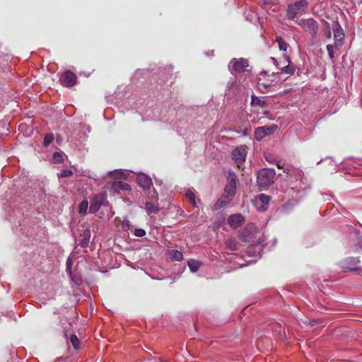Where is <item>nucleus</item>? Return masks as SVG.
<instances>
[{"label":"nucleus","instance_id":"obj_1","mask_svg":"<svg viewBox=\"0 0 362 362\" xmlns=\"http://www.w3.org/2000/svg\"><path fill=\"white\" fill-rule=\"evenodd\" d=\"M275 170L273 169H262L257 173V182L258 185L267 187L274 182Z\"/></svg>","mask_w":362,"mask_h":362},{"label":"nucleus","instance_id":"obj_2","mask_svg":"<svg viewBox=\"0 0 362 362\" xmlns=\"http://www.w3.org/2000/svg\"><path fill=\"white\" fill-rule=\"evenodd\" d=\"M308 6V2L306 0H300L289 5L287 8V16L291 19L294 18L298 15L303 13Z\"/></svg>","mask_w":362,"mask_h":362},{"label":"nucleus","instance_id":"obj_3","mask_svg":"<svg viewBox=\"0 0 362 362\" xmlns=\"http://www.w3.org/2000/svg\"><path fill=\"white\" fill-rule=\"evenodd\" d=\"M298 23L305 31L308 32L313 37H315L317 35L319 26L315 19H302Z\"/></svg>","mask_w":362,"mask_h":362},{"label":"nucleus","instance_id":"obj_4","mask_svg":"<svg viewBox=\"0 0 362 362\" xmlns=\"http://www.w3.org/2000/svg\"><path fill=\"white\" fill-rule=\"evenodd\" d=\"M247 60L240 58L238 59H233L228 64V69L232 74L235 73H243L248 67Z\"/></svg>","mask_w":362,"mask_h":362},{"label":"nucleus","instance_id":"obj_5","mask_svg":"<svg viewBox=\"0 0 362 362\" xmlns=\"http://www.w3.org/2000/svg\"><path fill=\"white\" fill-rule=\"evenodd\" d=\"M107 202V196L105 193L95 194L90 199L89 211L92 214L97 212L101 206Z\"/></svg>","mask_w":362,"mask_h":362},{"label":"nucleus","instance_id":"obj_6","mask_svg":"<svg viewBox=\"0 0 362 362\" xmlns=\"http://www.w3.org/2000/svg\"><path fill=\"white\" fill-rule=\"evenodd\" d=\"M247 151L244 146L237 147L233 151V157L238 168H240L245 160Z\"/></svg>","mask_w":362,"mask_h":362},{"label":"nucleus","instance_id":"obj_7","mask_svg":"<svg viewBox=\"0 0 362 362\" xmlns=\"http://www.w3.org/2000/svg\"><path fill=\"white\" fill-rule=\"evenodd\" d=\"M271 197L264 194H259L255 200V204L259 211H265L268 207Z\"/></svg>","mask_w":362,"mask_h":362},{"label":"nucleus","instance_id":"obj_8","mask_svg":"<svg viewBox=\"0 0 362 362\" xmlns=\"http://www.w3.org/2000/svg\"><path fill=\"white\" fill-rule=\"evenodd\" d=\"M359 262L358 258L353 257H347L341 262V267L349 271H355L357 269Z\"/></svg>","mask_w":362,"mask_h":362},{"label":"nucleus","instance_id":"obj_9","mask_svg":"<svg viewBox=\"0 0 362 362\" xmlns=\"http://www.w3.org/2000/svg\"><path fill=\"white\" fill-rule=\"evenodd\" d=\"M76 83V76L71 71H66L62 77V83L64 86L71 87Z\"/></svg>","mask_w":362,"mask_h":362},{"label":"nucleus","instance_id":"obj_10","mask_svg":"<svg viewBox=\"0 0 362 362\" xmlns=\"http://www.w3.org/2000/svg\"><path fill=\"white\" fill-rule=\"evenodd\" d=\"M276 128L277 127L275 125H273L272 127L266 126L257 127L255 131V139L257 141H260L264 136L271 134Z\"/></svg>","mask_w":362,"mask_h":362},{"label":"nucleus","instance_id":"obj_11","mask_svg":"<svg viewBox=\"0 0 362 362\" xmlns=\"http://www.w3.org/2000/svg\"><path fill=\"white\" fill-rule=\"evenodd\" d=\"M245 222V218L240 214L231 215L228 218V223L233 228L241 226Z\"/></svg>","mask_w":362,"mask_h":362},{"label":"nucleus","instance_id":"obj_12","mask_svg":"<svg viewBox=\"0 0 362 362\" xmlns=\"http://www.w3.org/2000/svg\"><path fill=\"white\" fill-rule=\"evenodd\" d=\"M332 30L334 33V37L336 40V45L337 42H341L344 38V33L338 21H334L332 25Z\"/></svg>","mask_w":362,"mask_h":362},{"label":"nucleus","instance_id":"obj_13","mask_svg":"<svg viewBox=\"0 0 362 362\" xmlns=\"http://www.w3.org/2000/svg\"><path fill=\"white\" fill-rule=\"evenodd\" d=\"M236 179L235 176H233L228 181L224 189V194L230 196L231 198H233L236 193Z\"/></svg>","mask_w":362,"mask_h":362},{"label":"nucleus","instance_id":"obj_14","mask_svg":"<svg viewBox=\"0 0 362 362\" xmlns=\"http://www.w3.org/2000/svg\"><path fill=\"white\" fill-rule=\"evenodd\" d=\"M136 180L140 187L144 189H149L152 186L151 179L144 173L139 174Z\"/></svg>","mask_w":362,"mask_h":362},{"label":"nucleus","instance_id":"obj_15","mask_svg":"<svg viewBox=\"0 0 362 362\" xmlns=\"http://www.w3.org/2000/svg\"><path fill=\"white\" fill-rule=\"evenodd\" d=\"M233 198L230 196L223 193V194L217 200V202L214 204L211 207L212 210L216 211L226 206L228 203L231 202Z\"/></svg>","mask_w":362,"mask_h":362},{"label":"nucleus","instance_id":"obj_16","mask_svg":"<svg viewBox=\"0 0 362 362\" xmlns=\"http://www.w3.org/2000/svg\"><path fill=\"white\" fill-rule=\"evenodd\" d=\"M112 189L115 192L119 193L122 191H129L131 189V187L127 182L116 180L112 184Z\"/></svg>","mask_w":362,"mask_h":362},{"label":"nucleus","instance_id":"obj_17","mask_svg":"<svg viewBox=\"0 0 362 362\" xmlns=\"http://www.w3.org/2000/svg\"><path fill=\"white\" fill-rule=\"evenodd\" d=\"M83 238L81 240V245L83 247H86L88 245L89 240L90 238V229H86L83 231L81 234Z\"/></svg>","mask_w":362,"mask_h":362},{"label":"nucleus","instance_id":"obj_18","mask_svg":"<svg viewBox=\"0 0 362 362\" xmlns=\"http://www.w3.org/2000/svg\"><path fill=\"white\" fill-rule=\"evenodd\" d=\"M145 209L148 214H156L158 211V204H155L150 202H146Z\"/></svg>","mask_w":362,"mask_h":362},{"label":"nucleus","instance_id":"obj_19","mask_svg":"<svg viewBox=\"0 0 362 362\" xmlns=\"http://www.w3.org/2000/svg\"><path fill=\"white\" fill-rule=\"evenodd\" d=\"M226 245L228 249L235 251L239 249V243L233 238H228L226 240Z\"/></svg>","mask_w":362,"mask_h":362},{"label":"nucleus","instance_id":"obj_20","mask_svg":"<svg viewBox=\"0 0 362 362\" xmlns=\"http://www.w3.org/2000/svg\"><path fill=\"white\" fill-rule=\"evenodd\" d=\"M200 262L194 259H190L188 262V266L192 272H196L200 267Z\"/></svg>","mask_w":362,"mask_h":362},{"label":"nucleus","instance_id":"obj_21","mask_svg":"<svg viewBox=\"0 0 362 362\" xmlns=\"http://www.w3.org/2000/svg\"><path fill=\"white\" fill-rule=\"evenodd\" d=\"M276 41L279 44V47L280 50L286 51L288 47V44L285 42L281 36H277L276 37Z\"/></svg>","mask_w":362,"mask_h":362},{"label":"nucleus","instance_id":"obj_22","mask_svg":"<svg viewBox=\"0 0 362 362\" xmlns=\"http://www.w3.org/2000/svg\"><path fill=\"white\" fill-rule=\"evenodd\" d=\"M251 105L255 106L258 105L259 107H264L266 105V103L264 100H262L260 98L256 96H252L251 99Z\"/></svg>","mask_w":362,"mask_h":362},{"label":"nucleus","instance_id":"obj_23","mask_svg":"<svg viewBox=\"0 0 362 362\" xmlns=\"http://www.w3.org/2000/svg\"><path fill=\"white\" fill-rule=\"evenodd\" d=\"M170 255L173 260L181 261L183 259L182 253L178 250H172Z\"/></svg>","mask_w":362,"mask_h":362},{"label":"nucleus","instance_id":"obj_24","mask_svg":"<svg viewBox=\"0 0 362 362\" xmlns=\"http://www.w3.org/2000/svg\"><path fill=\"white\" fill-rule=\"evenodd\" d=\"M186 197L189 200V202L193 204L194 206H197V202H196V196L195 194L191 191L187 190L186 192Z\"/></svg>","mask_w":362,"mask_h":362},{"label":"nucleus","instance_id":"obj_25","mask_svg":"<svg viewBox=\"0 0 362 362\" xmlns=\"http://www.w3.org/2000/svg\"><path fill=\"white\" fill-rule=\"evenodd\" d=\"M353 237H354V244L356 249L361 248L362 249V236L360 237L358 233H354L352 234Z\"/></svg>","mask_w":362,"mask_h":362},{"label":"nucleus","instance_id":"obj_26","mask_svg":"<svg viewBox=\"0 0 362 362\" xmlns=\"http://www.w3.org/2000/svg\"><path fill=\"white\" fill-rule=\"evenodd\" d=\"M88 208V202L87 200H83L78 206V211L80 214H85Z\"/></svg>","mask_w":362,"mask_h":362},{"label":"nucleus","instance_id":"obj_27","mask_svg":"<svg viewBox=\"0 0 362 362\" xmlns=\"http://www.w3.org/2000/svg\"><path fill=\"white\" fill-rule=\"evenodd\" d=\"M281 71L283 73H286V74H293L296 71V68L293 65H287V66H284L282 69H281Z\"/></svg>","mask_w":362,"mask_h":362},{"label":"nucleus","instance_id":"obj_28","mask_svg":"<svg viewBox=\"0 0 362 362\" xmlns=\"http://www.w3.org/2000/svg\"><path fill=\"white\" fill-rule=\"evenodd\" d=\"M70 341L73 345V346L76 349H79V346H80V341L79 339H78V337H76V334H72L71 335L70 337Z\"/></svg>","mask_w":362,"mask_h":362},{"label":"nucleus","instance_id":"obj_29","mask_svg":"<svg viewBox=\"0 0 362 362\" xmlns=\"http://www.w3.org/2000/svg\"><path fill=\"white\" fill-rule=\"evenodd\" d=\"M53 140H54V134L52 133L47 134L44 138V143H43L44 146L46 147L48 146L52 142Z\"/></svg>","mask_w":362,"mask_h":362},{"label":"nucleus","instance_id":"obj_30","mask_svg":"<svg viewBox=\"0 0 362 362\" xmlns=\"http://www.w3.org/2000/svg\"><path fill=\"white\" fill-rule=\"evenodd\" d=\"M322 23H324V25L325 26V35L327 38L329 39L332 37L331 28H330L329 23L326 21H322Z\"/></svg>","mask_w":362,"mask_h":362},{"label":"nucleus","instance_id":"obj_31","mask_svg":"<svg viewBox=\"0 0 362 362\" xmlns=\"http://www.w3.org/2000/svg\"><path fill=\"white\" fill-rule=\"evenodd\" d=\"M53 159L55 163H60L63 161L62 155L59 152H54L53 153Z\"/></svg>","mask_w":362,"mask_h":362},{"label":"nucleus","instance_id":"obj_32","mask_svg":"<svg viewBox=\"0 0 362 362\" xmlns=\"http://www.w3.org/2000/svg\"><path fill=\"white\" fill-rule=\"evenodd\" d=\"M73 175V172L71 170L66 169L63 170L60 174L62 177H68Z\"/></svg>","mask_w":362,"mask_h":362},{"label":"nucleus","instance_id":"obj_33","mask_svg":"<svg viewBox=\"0 0 362 362\" xmlns=\"http://www.w3.org/2000/svg\"><path fill=\"white\" fill-rule=\"evenodd\" d=\"M134 235L137 237L141 238L146 235V231L142 228H137L134 231Z\"/></svg>","mask_w":362,"mask_h":362},{"label":"nucleus","instance_id":"obj_34","mask_svg":"<svg viewBox=\"0 0 362 362\" xmlns=\"http://www.w3.org/2000/svg\"><path fill=\"white\" fill-rule=\"evenodd\" d=\"M327 52H328V54H329V57H330V59H333L334 58V49H333V46L332 45H327Z\"/></svg>","mask_w":362,"mask_h":362},{"label":"nucleus","instance_id":"obj_35","mask_svg":"<svg viewBox=\"0 0 362 362\" xmlns=\"http://www.w3.org/2000/svg\"><path fill=\"white\" fill-rule=\"evenodd\" d=\"M265 159L270 163H275L276 160L272 157V156H265Z\"/></svg>","mask_w":362,"mask_h":362},{"label":"nucleus","instance_id":"obj_36","mask_svg":"<svg viewBox=\"0 0 362 362\" xmlns=\"http://www.w3.org/2000/svg\"><path fill=\"white\" fill-rule=\"evenodd\" d=\"M149 198L151 199H155V200L158 199V192H156V189H153V194L149 196Z\"/></svg>","mask_w":362,"mask_h":362},{"label":"nucleus","instance_id":"obj_37","mask_svg":"<svg viewBox=\"0 0 362 362\" xmlns=\"http://www.w3.org/2000/svg\"><path fill=\"white\" fill-rule=\"evenodd\" d=\"M275 164L276 165V166L278 167V168L281 169L283 168V166L281 165V163L279 161H277L275 163Z\"/></svg>","mask_w":362,"mask_h":362},{"label":"nucleus","instance_id":"obj_38","mask_svg":"<svg viewBox=\"0 0 362 362\" xmlns=\"http://www.w3.org/2000/svg\"><path fill=\"white\" fill-rule=\"evenodd\" d=\"M246 134H247V130H246V129H245V130L243 131V135H245V136Z\"/></svg>","mask_w":362,"mask_h":362},{"label":"nucleus","instance_id":"obj_39","mask_svg":"<svg viewBox=\"0 0 362 362\" xmlns=\"http://www.w3.org/2000/svg\"><path fill=\"white\" fill-rule=\"evenodd\" d=\"M286 59H287V61L288 62V63L290 64V63H291V60H290L289 57H286Z\"/></svg>","mask_w":362,"mask_h":362},{"label":"nucleus","instance_id":"obj_40","mask_svg":"<svg viewBox=\"0 0 362 362\" xmlns=\"http://www.w3.org/2000/svg\"><path fill=\"white\" fill-rule=\"evenodd\" d=\"M125 227H127V225L123 224V225H122V228H123V229L126 230Z\"/></svg>","mask_w":362,"mask_h":362},{"label":"nucleus","instance_id":"obj_41","mask_svg":"<svg viewBox=\"0 0 362 362\" xmlns=\"http://www.w3.org/2000/svg\"><path fill=\"white\" fill-rule=\"evenodd\" d=\"M125 227H127V225L123 224V225H122V228H123V229L126 230Z\"/></svg>","mask_w":362,"mask_h":362},{"label":"nucleus","instance_id":"obj_42","mask_svg":"<svg viewBox=\"0 0 362 362\" xmlns=\"http://www.w3.org/2000/svg\"><path fill=\"white\" fill-rule=\"evenodd\" d=\"M360 3H362V0H359Z\"/></svg>","mask_w":362,"mask_h":362}]
</instances>
